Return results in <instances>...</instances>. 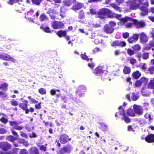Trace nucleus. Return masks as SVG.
<instances>
[{"label": "nucleus", "instance_id": "obj_1", "mask_svg": "<svg viewBox=\"0 0 154 154\" xmlns=\"http://www.w3.org/2000/svg\"><path fill=\"white\" fill-rule=\"evenodd\" d=\"M98 17H97V27H100L101 26V24L104 21L103 18L105 16L108 17H110L112 16V13L109 9L104 8L102 9L97 14Z\"/></svg>", "mask_w": 154, "mask_h": 154}, {"label": "nucleus", "instance_id": "obj_2", "mask_svg": "<svg viewBox=\"0 0 154 154\" xmlns=\"http://www.w3.org/2000/svg\"><path fill=\"white\" fill-rule=\"evenodd\" d=\"M122 16L120 14H116L115 17L120 20L118 22V24L119 26L125 24V26L127 28H129L134 23L132 21V20H134L129 17H125L122 18Z\"/></svg>", "mask_w": 154, "mask_h": 154}, {"label": "nucleus", "instance_id": "obj_3", "mask_svg": "<svg viewBox=\"0 0 154 154\" xmlns=\"http://www.w3.org/2000/svg\"><path fill=\"white\" fill-rule=\"evenodd\" d=\"M127 5L131 10H135L139 8L140 4L138 1H129L127 2Z\"/></svg>", "mask_w": 154, "mask_h": 154}, {"label": "nucleus", "instance_id": "obj_4", "mask_svg": "<svg viewBox=\"0 0 154 154\" xmlns=\"http://www.w3.org/2000/svg\"><path fill=\"white\" fill-rule=\"evenodd\" d=\"M133 109L135 114H137L138 116H141L143 114V109L141 106L134 104L133 105Z\"/></svg>", "mask_w": 154, "mask_h": 154}, {"label": "nucleus", "instance_id": "obj_5", "mask_svg": "<svg viewBox=\"0 0 154 154\" xmlns=\"http://www.w3.org/2000/svg\"><path fill=\"white\" fill-rule=\"evenodd\" d=\"M35 13H34V11L32 10L28 12L27 15L25 16V17L28 19H33L35 18ZM39 15V13L37 11L35 13V16L37 17Z\"/></svg>", "mask_w": 154, "mask_h": 154}, {"label": "nucleus", "instance_id": "obj_6", "mask_svg": "<svg viewBox=\"0 0 154 154\" xmlns=\"http://www.w3.org/2000/svg\"><path fill=\"white\" fill-rule=\"evenodd\" d=\"M148 81V79L147 78L144 77L142 78L135 82V86L137 87H139L142 85H145L147 83Z\"/></svg>", "mask_w": 154, "mask_h": 154}, {"label": "nucleus", "instance_id": "obj_7", "mask_svg": "<svg viewBox=\"0 0 154 154\" xmlns=\"http://www.w3.org/2000/svg\"><path fill=\"white\" fill-rule=\"evenodd\" d=\"M139 35L138 34H135L132 36L129 37L128 41L130 43H134L136 42L138 40Z\"/></svg>", "mask_w": 154, "mask_h": 154}, {"label": "nucleus", "instance_id": "obj_8", "mask_svg": "<svg viewBox=\"0 0 154 154\" xmlns=\"http://www.w3.org/2000/svg\"><path fill=\"white\" fill-rule=\"evenodd\" d=\"M0 147L4 150H7L10 149L11 145L7 142L0 143Z\"/></svg>", "mask_w": 154, "mask_h": 154}, {"label": "nucleus", "instance_id": "obj_9", "mask_svg": "<svg viewBox=\"0 0 154 154\" xmlns=\"http://www.w3.org/2000/svg\"><path fill=\"white\" fill-rule=\"evenodd\" d=\"M103 30L107 33H111L113 32L114 29L110 25L107 24L104 26Z\"/></svg>", "mask_w": 154, "mask_h": 154}, {"label": "nucleus", "instance_id": "obj_10", "mask_svg": "<svg viewBox=\"0 0 154 154\" xmlns=\"http://www.w3.org/2000/svg\"><path fill=\"white\" fill-rule=\"evenodd\" d=\"M70 140L71 139L69 138L68 136L65 134L61 135L60 138V141L63 144H65Z\"/></svg>", "mask_w": 154, "mask_h": 154}, {"label": "nucleus", "instance_id": "obj_11", "mask_svg": "<svg viewBox=\"0 0 154 154\" xmlns=\"http://www.w3.org/2000/svg\"><path fill=\"white\" fill-rule=\"evenodd\" d=\"M48 12L49 13L51 18L53 20L57 16L56 15L58 13L57 11L52 9H50Z\"/></svg>", "mask_w": 154, "mask_h": 154}, {"label": "nucleus", "instance_id": "obj_12", "mask_svg": "<svg viewBox=\"0 0 154 154\" xmlns=\"http://www.w3.org/2000/svg\"><path fill=\"white\" fill-rule=\"evenodd\" d=\"M63 26V24L62 23L58 21L54 22L52 24V27L55 29L61 28Z\"/></svg>", "mask_w": 154, "mask_h": 154}, {"label": "nucleus", "instance_id": "obj_13", "mask_svg": "<svg viewBox=\"0 0 154 154\" xmlns=\"http://www.w3.org/2000/svg\"><path fill=\"white\" fill-rule=\"evenodd\" d=\"M3 56L2 59L4 60H10L14 63L16 61L15 59L11 57L9 55L7 54L3 53Z\"/></svg>", "mask_w": 154, "mask_h": 154}, {"label": "nucleus", "instance_id": "obj_14", "mask_svg": "<svg viewBox=\"0 0 154 154\" xmlns=\"http://www.w3.org/2000/svg\"><path fill=\"white\" fill-rule=\"evenodd\" d=\"M132 21L138 28H141L145 26V23L143 21H138L136 20H132Z\"/></svg>", "mask_w": 154, "mask_h": 154}, {"label": "nucleus", "instance_id": "obj_15", "mask_svg": "<svg viewBox=\"0 0 154 154\" xmlns=\"http://www.w3.org/2000/svg\"><path fill=\"white\" fill-rule=\"evenodd\" d=\"M145 140L149 143L154 142V135L153 134L149 135L145 137Z\"/></svg>", "mask_w": 154, "mask_h": 154}, {"label": "nucleus", "instance_id": "obj_16", "mask_svg": "<svg viewBox=\"0 0 154 154\" xmlns=\"http://www.w3.org/2000/svg\"><path fill=\"white\" fill-rule=\"evenodd\" d=\"M141 12L140 13V15L142 16H144L148 13V9L147 8L144 6H143L140 8Z\"/></svg>", "mask_w": 154, "mask_h": 154}, {"label": "nucleus", "instance_id": "obj_17", "mask_svg": "<svg viewBox=\"0 0 154 154\" xmlns=\"http://www.w3.org/2000/svg\"><path fill=\"white\" fill-rule=\"evenodd\" d=\"M140 39L141 42L143 43H145L148 41V38L143 32L140 34Z\"/></svg>", "mask_w": 154, "mask_h": 154}, {"label": "nucleus", "instance_id": "obj_18", "mask_svg": "<svg viewBox=\"0 0 154 154\" xmlns=\"http://www.w3.org/2000/svg\"><path fill=\"white\" fill-rule=\"evenodd\" d=\"M83 6V4L82 3H77L73 6L72 9L74 10H78L81 8Z\"/></svg>", "mask_w": 154, "mask_h": 154}, {"label": "nucleus", "instance_id": "obj_19", "mask_svg": "<svg viewBox=\"0 0 154 154\" xmlns=\"http://www.w3.org/2000/svg\"><path fill=\"white\" fill-rule=\"evenodd\" d=\"M56 34L59 37L61 38L66 35V32L65 31L60 30L57 32Z\"/></svg>", "mask_w": 154, "mask_h": 154}, {"label": "nucleus", "instance_id": "obj_20", "mask_svg": "<svg viewBox=\"0 0 154 154\" xmlns=\"http://www.w3.org/2000/svg\"><path fill=\"white\" fill-rule=\"evenodd\" d=\"M144 117L145 119H148L149 122H151L153 120V116L150 113H146L145 114Z\"/></svg>", "mask_w": 154, "mask_h": 154}, {"label": "nucleus", "instance_id": "obj_21", "mask_svg": "<svg viewBox=\"0 0 154 154\" xmlns=\"http://www.w3.org/2000/svg\"><path fill=\"white\" fill-rule=\"evenodd\" d=\"M24 102H25V103H20L19 105V107L23 110L26 109L27 108V101L26 100H25L24 101Z\"/></svg>", "mask_w": 154, "mask_h": 154}, {"label": "nucleus", "instance_id": "obj_22", "mask_svg": "<svg viewBox=\"0 0 154 154\" xmlns=\"http://www.w3.org/2000/svg\"><path fill=\"white\" fill-rule=\"evenodd\" d=\"M103 73V67L99 66L97 67V75H101Z\"/></svg>", "mask_w": 154, "mask_h": 154}, {"label": "nucleus", "instance_id": "obj_23", "mask_svg": "<svg viewBox=\"0 0 154 154\" xmlns=\"http://www.w3.org/2000/svg\"><path fill=\"white\" fill-rule=\"evenodd\" d=\"M127 113L128 115L131 117H134L136 116V114L134 110L129 109L127 110Z\"/></svg>", "mask_w": 154, "mask_h": 154}, {"label": "nucleus", "instance_id": "obj_24", "mask_svg": "<svg viewBox=\"0 0 154 154\" xmlns=\"http://www.w3.org/2000/svg\"><path fill=\"white\" fill-rule=\"evenodd\" d=\"M131 99L133 101L137 100L139 97V94L137 93H133L132 94Z\"/></svg>", "mask_w": 154, "mask_h": 154}, {"label": "nucleus", "instance_id": "obj_25", "mask_svg": "<svg viewBox=\"0 0 154 154\" xmlns=\"http://www.w3.org/2000/svg\"><path fill=\"white\" fill-rule=\"evenodd\" d=\"M99 124L100 125V128L103 131L106 130L108 128V126L105 124L103 122H99Z\"/></svg>", "mask_w": 154, "mask_h": 154}, {"label": "nucleus", "instance_id": "obj_26", "mask_svg": "<svg viewBox=\"0 0 154 154\" xmlns=\"http://www.w3.org/2000/svg\"><path fill=\"white\" fill-rule=\"evenodd\" d=\"M149 46H146L145 48V49L146 50H149L151 48L154 46V41L152 40L150 41L149 42Z\"/></svg>", "mask_w": 154, "mask_h": 154}, {"label": "nucleus", "instance_id": "obj_27", "mask_svg": "<svg viewBox=\"0 0 154 154\" xmlns=\"http://www.w3.org/2000/svg\"><path fill=\"white\" fill-rule=\"evenodd\" d=\"M60 15L62 18H64L66 16L65 8L63 6L61 7Z\"/></svg>", "mask_w": 154, "mask_h": 154}, {"label": "nucleus", "instance_id": "obj_28", "mask_svg": "<svg viewBox=\"0 0 154 154\" xmlns=\"http://www.w3.org/2000/svg\"><path fill=\"white\" fill-rule=\"evenodd\" d=\"M118 109L119 110V113L121 116L123 117L126 114L122 106H120Z\"/></svg>", "mask_w": 154, "mask_h": 154}, {"label": "nucleus", "instance_id": "obj_29", "mask_svg": "<svg viewBox=\"0 0 154 154\" xmlns=\"http://www.w3.org/2000/svg\"><path fill=\"white\" fill-rule=\"evenodd\" d=\"M141 73L139 71H136L134 72L133 74V75L134 78L136 79H138L141 76Z\"/></svg>", "mask_w": 154, "mask_h": 154}, {"label": "nucleus", "instance_id": "obj_30", "mask_svg": "<svg viewBox=\"0 0 154 154\" xmlns=\"http://www.w3.org/2000/svg\"><path fill=\"white\" fill-rule=\"evenodd\" d=\"M148 87L149 88L154 89V79L151 80L149 83Z\"/></svg>", "mask_w": 154, "mask_h": 154}, {"label": "nucleus", "instance_id": "obj_31", "mask_svg": "<svg viewBox=\"0 0 154 154\" xmlns=\"http://www.w3.org/2000/svg\"><path fill=\"white\" fill-rule=\"evenodd\" d=\"M63 148L66 153H69L72 149V147L71 146H68L66 147H63Z\"/></svg>", "mask_w": 154, "mask_h": 154}, {"label": "nucleus", "instance_id": "obj_32", "mask_svg": "<svg viewBox=\"0 0 154 154\" xmlns=\"http://www.w3.org/2000/svg\"><path fill=\"white\" fill-rule=\"evenodd\" d=\"M29 151L32 154H34L38 151V150L35 147H32L29 149Z\"/></svg>", "mask_w": 154, "mask_h": 154}, {"label": "nucleus", "instance_id": "obj_33", "mask_svg": "<svg viewBox=\"0 0 154 154\" xmlns=\"http://www.w3.org/2000/svg\"><path fill=\"white\" fill-rule=\"evenodd\" d=\"M131 72V68L130 67L125 66L123 69L124 73L125 74H129Z\"/></svg>", "mask_w": 154, "mask_h": 154}, {"label": "nucleus", "instance_id": "obj_34", "mask_svg": "<svg viewBox=\"0 0 154 154\" xmlns=\"http://www.w3.org/2000/svg\"><path fill=\"white\" fill-rule=\"evenodd\" d=\"M138 1L141 4H143L147 6H148V3L147 0H136Z\"/></svg>", "mask_w": 154, "mask_h": 154}, {"label": "nucleus", "instance_id": "obj_35", "mask_svg": "<svg viewBox=\"0 0 154 154\" xmlns=\"http://www.w3.org/2000/svg\"><path fill=\"white\" fill-rule=\"evenodd\" d=\"M8 140L11 142H14L17 139V137H14L12 136L9 135L8 137Z\"/></svg>", "mask_w": 154, "mask_h": 154}, {"label": "nucleus", "instance_id": "obj_36", "mask_svg": "<svg viewBox=\"0 0 154 154\" xmlns=\"http://www.w3.org/2000/svg\"><path fill=\"white\" fill-rule=\"evenodd\" d=\"M85 18L84 13L82 11H80L79 13L78 18L79 19L83 20Z\"/></svg>", "mask_w": 154, "mask_h": 154}, {"label": "nucleus", "instance_id": "obj_37", "mask_svg": "<svg viewBox=\"0 0 154 154\" xmlns=\"http://www.w3.org/2000/svg\"><path fill=\"white\" fill-rule=\"evenodd\" d=\"M8 86V84L4 83L0 85V90L2 89L3 90H7V88Z\"/></svg>", "mask_w": 154, "mask_h": 154}, {"label": "nucleus", "instance_id": "obj_38", "mask_svg": "<svg viewBox=\"0 0 154 154\" xmlns=\"http://www.w3.org/2000/svg\"><path fill=\"white\" fill-rule=\"evenodd\" d=\"M132 48L135 51H139L140 50L141 47L138 44L135 45L132 47Z\"/></svg>", "mask_w": 154, "mask_h": 154}, {"label": "nucleus", "instance_id": "obj_39", "mask_svg": "<svg viewBox=\"0 0 154 154\" xmlns=\"http://www.w3.org/2000/svg\"><path fill=\"white\" fill-rule=\"evenodd\" d=\"M19 150L18 148H14L12 151L9 152L8 154H18V151Z\"/></svg>", "mask_w": 154, "mask_h": 154}, {"label": "nucleus", "instance_id": "obj_40", "mask_svg": "<svg viewBox=\"0 0 154 154\" xmlns=\"http://www.w3.org/2000/svg\"><path fill=\"white\" fill-rule=\"evenodd\" d=\"M81 57L82 59L87 61L90 60L91 61L92 59L91 58H89L85 54H82L81 55Z\"/></svg>", "mask_w": 154, "mask_h": 154}, {"label": "nucleus", "instance_id": "obj_41", "mask_svg": "<svg viewBox=\"0 0 154 154\" xmlns=\"http://www.w3.org/2000/svg\"><path fill=\"white\" fill-rule=\"evenodd\" d=\"M123 119L126 123H129L131 122L130 119L129 118L128 116L126 115V114L123 116Z\"/></svg>", "mask_w": 154, "mask_h": 154}, {"label": "nucleus", "instance_id": "obj_42", "mask_svg": "<svg viewBox=\"0 0 154 154\" xmlns=\"http://www.w3.org/2000/svg\"><path fill=\"white\" fill-rule=\"evenodd\" d=\"M110 5L112 7L114 8L116 11H120V8L117 5L114 4H111Z\"/></svg>", "mask_w": 154, "mask_h": 154}, {"label": "nucleus", "instance_id": "obj_43", "mask_svg": "<svg viewBox=\"0 0 154 154\" xmlns=\"http://www.w3.org/2000/svg\"><path fill=\"white\" fill-rule=\"evenodd\" d=\"M127 53L130 56L134 55L135 54L134 51L130 48L128 49L127 50Z\"/></svg>", "mask_w": 154, "mask_h": 154}, {"label": "nucleus", "instance_id": "obj_44", "mask_svg": "<svg viewBox=\"0 0 154 154\" xmlns=\"http://www.w3.org/2000/svg\"><path fill=\"white\" fill-rule=\"evenodd\" d=\"M11 105L13 106H16L18 105V102L17 101L14 99H12L10 101Z\"/></svg>", "mask_w": 154, "mask_h": 154}, {"label": "nucleus", "instance_id": "obj_45", "mask_svg": "<svg viewBox=\"0 0 154 154\" xmlns=\"http://www.w3.org/2000/svg\"><path fill=\"white\" fill-rule=\"evenodd\" d=\"M71 0H64L63 3L64 5L69 6L71 4Z\"/></svg>", "mask_w": 154, "mask_h": 154}, {"label": "nucleus", "instance_id": "obj_46", "mask_svg": "<svg viewBox=\"0 0 154 154\" xmlns=\"http://www.w3.org/2000/svg\"><path fill=\"white\" fill-rule=\"evenodd\" d=\"M19 143H23L24 145L27 146V143L26 142V141L23 139H19L18 140Z\"/></svg>", "mask_w": 154, "mask_h": 154}, {"label": "nucleus", "instance_id": "obj_47", "mask_svg": "<svg viewBox=\"0 0 154 154\" xmlns=\"http://www.w3.org/2000/svg\"><path fill=\"white\" fill-rule=\"evenodd\" d=\"M128 60L129 61L130 63L132 65L134 64L136 62V60L132 57L129 58Z\"/></svg>", "mask_w": 154, "mask_h": 154}, {"label": "nucleus", "instance_id": "obj_48", "mask_svg": "<svg viewBox=\"0 0 154 154\" xmlns=\"http://www.w3.org/2000/svg\"><path fill=\"white\" fill-rule=\"evenodd\" d=\"M140 66L142 69L145 70L147 69V66L145 63H141L140 65Z\"/></svg>", "mask_w": 154, "mask_h": 154}, {"label": "nucleus", "instance_id": "obj_49", "mask_svg": "<svg viewBox=\"0 0 154 154\" xmlns=\"http://www.w3.org/2000/svg\"><path fill=\"white\" fill-rule=\"evenodd\" d=\"M38 92L42 94H45L46 93V90L43 88H41L38 90Z\"/></svg>", "mask_w": 154, "mask_h": 154}, {"label": "nucleus", "instance_id": "obj_50", "mask_svg": "<svg viewBox=\"0 0 154 154\" xmlns=\"http://www.w3.org/2000/svg\"><path fill=\"white\" fill-rule=\"evenodd\" d=\"M41 28L43 29V30L46 32H51V31L49 27H46L45 28H44L42 26L41 27Z\"/></svg>", "mask_w": 154, "mask_h": 154}, {"label": "nucleus", "instance_id": "obj_51", "mask_svg": "<svg viewBox=\"0 0 154 154\" xmlns=\"http://www.w3.org/2000/svg\"><path fill=\"white\" fill-rule=\"evenodd\" d=\"M19 0H9L8 2V3L10 5H12L14 3L19 1Z\"/></svg>", "mask_w": 154, "mask_h": 154}, {"label": "nucleus", "instance_id": "obj_52", "mask_svg": "<svg viewBox=\"0 0 154 154\" xmlns=\"http://www.w3.org/2000/svg\"><path fill=\"white\" fill-rule=\"evenodd\" d=\"M10 124L11 125L14 127V128H15L17 125H18V123L15 122H10Z\"/></svg>", "mask_w": 154, "mask_h": 154}, {"label": "nucleus", "instance_id": "obj_53", "mask_svg": "<svg viewBox=\"0 0 154 154\" xmlns=\"http://www.w3.org/2000/svg\"><path fill=\"white\" fill-rule=\"evenodd\" d=\"M119 41H114L111 44L112 46H119Z\"/></svg>", "mask_w": 154, "mask_h": 154}, {"label": "nucleus", "instance_id": "obj_54", "mask_svg": "<svg viewBox=\"0 0 154 154\" xmlns=\"http://www.w3.org/2000/svg\"><path fill=\"white\" fill-rule=\"evenodd\" d=\"M108 24L110 25L111 26H112V27H113V28L114 29V28L115 26L116 25V23L114 21H112L110 22Z\"/></svg>", "mask_w": 154, "mask_h": 154}, {"label": "nucleus", "instance_id": "obj_55", "mask_svg": "<svg viewBox=\"0 0 154 154\" xmlns=\"http://www.w3.org/2000/svg\"><path fill=\"white\" fill-rule=\"evenodd\" d=\"M148 70L151 74H153L154 72V66H151L149 68Z\"/></svg>", "mask_w": 154, "mask_h": 154}, {"label": "nucleus", "instance_id": "obj_56", "mask_svg": "<svg viewBox=\"0 0 154 154\" xmlns=\"http://www.w3.org/2000/svg\"><path fill=\"white\" fill-rule=\"evenodd\" d=\"M32 1L33 3L38 5L40 3L42 0H32Z\"/></svg>", "mask_w": 154, "mask_h": 154}, {"label": "nucleus", "instance_id": "obj_57", "mask_svg": "<svg viewBox=\"0 0 154 154\" xmlns=\"http://www.w3.org/2000/svg\"><path fill=\"white\" fill-rule=\"evenodd\" d=\"M57 91H60V90H55L54 89H52L50 91V93L51 95H54L55 94Z\"/></svg>", "mask_w": 154, "mask_h": 154}, {"label": "nucleus", "instance_id": "obj_58", "mask_svg": "<svg viewBox=\"0 0 154 154\" xmlns=\"http://www.w3.org/2000/svg\"><path fill=\"white\" fill-rule=\"evenodd\" d=\"M6 132V130L4 128H0V134H5Z\"/></svg>", "mask_w": 154, "mask_h": 154}, {"label": "nucleus", "instance_id": "obj_59", "mask_svg": "<svg viewBox=\"0 0 154 154\" xmlns=\"http://www.w3.org/2000/svg\"><path fill=\"white\" fill-rule=\"evenodd\" d=\"M65 153L66 152L64 151L63 147L62 149H61V150H60L59 152L57 151V154H65Z\"/></svg>", "mask_w": 154, "mask_h": 154}, {"label": "nucleus", "instance_id": "obj_60", "mask_svg": "<svg viewBox=\"0 0 154 154\" xmlns=\"http://www.w3.org/2000/svg\"><path fill=\"white\" fill-rule=\"evenodd\" d=\"M40 149L41 150L45 151L46 150L47 148L44 145H42L40 146Z\"/></svg>", "mask_w": 154, "mask_h": 154}, {"label": "nucleus", "instance_id": "obj_61", "mask_svg": "<svg viewBox=\"0 0 154 154\" xmlns=\"http://www.w3.org/2000/svg\"><path fill=\"white\" fill-rule=\"evenodd\" d=\"M28 98L30 100L32 103H38V101L35 100L34 99L31 98V97L29 96L28 97Z\"/></svg>", "mask_w": 154, "mask_h": 154}, {"label": "nucleus", "instance_id": "obj_62", "mask_svg": "<svg viewBox=\"0 0 154 154\" xmlns=\"http://www.w3.org/2000/svg\"><path fill=\"white\" fill-rule=\"evenodd\" d=\"M28 152L26 150L23 149L21 150V152L20 154H28Z\"/></svg>", "mask_w": 154, "mask_h": 154}, {"label": "nucleus", "instance_id": "obj_63", "mask_svg": "<svg viewBox=\"0 0 154 154\" xmlns=\"http://www.w3.org/2000/svg\"><path fill=\"white\" fill-rule=\"evenodd\" d=\"M119 46H121L122 47L125 46L126 45V43L124 42H120L119 41Z\"/></svg>", "mask_w": 154, "mask_h": 154}, {"label": "nucleus", "instance_id": "obj_64", "mask_svg": "<svg viewBox=\"0 0 154 154\" xmlns=\"http://www.w3.org/2000/svg\"><path fill=\"white\" fill-rule=\"evenodd\" d=\"M129 36V33L128 32H125L123 34V36L124 38H126Z\"/></svg>", "mask_w": 154, "mask_h": 154}]
</instances>
